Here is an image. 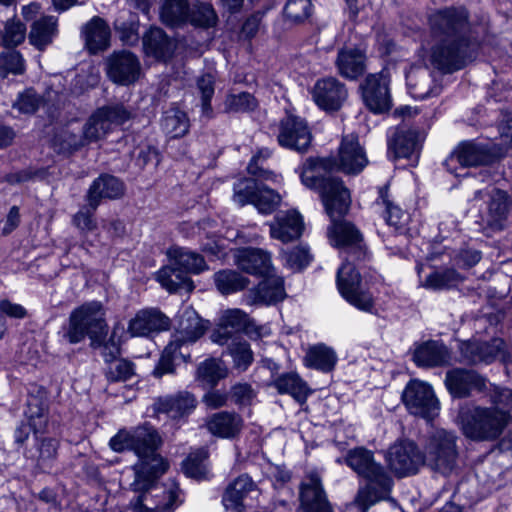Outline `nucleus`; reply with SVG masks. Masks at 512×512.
<instances>
[{"label": "nucleus", "mask_w": 512, "mask_h": 512, "mask_svg": "<svg viewBox=\"0 0 512 512\" xmlns=\"http://www.w3.org/2000/svg\"><path fill=\"white\" fill-rule=\"evenodd\" d=\"M431 65L445 73L462 69L471 59V27L468 13L462 7H447L428 17Z\"/></svg>", "instance_id": "f257e3e1"}, {"label": "nucleus", "mask_w": 512, "mask_h": 512, "mask_svg": "<svg viewBox=\"0 0 512 512\" xmlns=\"http://www.w3.org/2000/svg\"><path fill=\"white\" fill-rule=\"evenodd\" d=\"M302 182L320 193L326 213L332 220L328 228L330 242L348 249L352 260H365L367 251L360 231L350 222L336 220L348 212L351 204L350 192L343 182L335 179L318 180L314 175L309 176L308 172L302 176Z\"/></svg>", "instance_id": "f03ea898"}, {"label": "nucleus", "mask_w": 512, "mask_h": 512, "mask_svg": "<svg viewBox=\"0 0 512 512\" xmlns=\"http://www.w3.org/2000/svg\"><path fill=\"white\" fill-rule=\"evenodd\" d=\"M511 416L497 408L466 405L460 408L457 424L463 435L473 441H493L500 437Z\"/></svg>", "instance_id": "7ed1b4c3"}, {"label": "nucleus", "mask_w": 512, "mask_h": 512, "mask_svg": "<svg viewBox=\"0 0 512 512\" xmlns=\"http://www.w3.org/2000/svg\"><path fill=\"white\" fill-rule=\"evenodd\" d=\"M106 333L105 312L102 304L97 301L75 308L70 313L67 326L63 328V338L70 344H77L88 336L94 348L103 344Z\"/></svg>", "instance_id": "20e7f679"}, {"label": "nucleus", "mask_w": 512, "mask_h": 512, "mask_svg": "<svg viewBox=\"0 0 512 512\" xmlns=\"http://www.w3.org/2000/svg\"><path fill=\"white\" fill-rule=\"evenodd\" d=\"M127 494L134 512H171L181 503L175 482L169 488L163 482H131Z\"/></svg>", "instance_id": "39448f33"}, {"label": "nucleus", "mask_w": 512, "mask_h": 512, "mask_svg": "<svg viewBox=\"0 0 512 512\" xmlns=\"http://www.w3.org/2000/svg\"><path fill=\"white\" fill-rule=\"evenodd\" d=\"M368 159L364 149L359 144L357 136H344L338 152L337 159H314L309 158L304 164L301 177L308 172L309 176L314 175L318 180L335 179L333 177H320L319 170H340L346 174H357L367 165ZM338 181H341L338 179Z\"/></svg>", "instance_id": "423d86ee"}, {"label": "nucleus", "mask_w": 512, "mask_h": 512, "mask_svg": "<svg viewBox=\"0 0 512 512\" xmlns=\"http://www.w3.org/2000/svg\"><path fill=\"white\" fill-rule=\"evenodd\" d=\"M425 452L431 468L441 476L449 477L458 457L456 436L444 429L435 430L428 438Z\"/></svg>", "instance_id": "0eeeda50"}, {"label": "nucleus", "mask_w": 512, "mask_h": 512, "mask_svg": "<svg viewBox=\"0 0 512 512\" xmlns=\"http://www.w3.org/2000/svg\"><path fill=\"white\" fill-rule=\"evenodd\" d=\"M336 282L341 296L350 305L361 311L373 313L374 298L364 287L361 275L349 260L338 269Z\"/></svg>", "instance_id": "6e6552de"}, {"label": "nucleus", "mask_w": 512, "mask_h": 512, "mask_svg": "<svg viewBox=\"0 0 512 512\" xmlns=\"http://www.w3.org/2000/svg\"><path fill=\"white\" fill-rule=\"evenodd\" d=\"M402 401L412 415L426 420L438 416L440 403L430 384L417 379L410 380L402 392Z\"/></svg>", "instance_id": "1a4fd4ad"}, {"label": "nucleus", "mask_w": 512, "mask_h": 512, "mask_svg": "<svg viewBox=\"0 0 512 512\" xmlns=\"http://www.w3.org/2000/svg\"><path fill=\"white\" fill-rule=\"evenodd\" d=\"M130 112L122 105L107 106L96 110L83 126L87 144L105 137L114 128L130 119Z\"/></svg>", "instance_id": "9d476101"}, {"label": "nucleus", "mask_w": 512, "mask_h": 512, "mask_svg": "<svg viewBox=\"0 0 512 512\" xmlns=\"http://www.w3.org/2000/svg\"><path fill=\"white\" fill-rule=\"evenodd\" d=\"M387 467L397 477H410L424 464V457L414 442L397 441L385 453Z\"/></svg>", "instance_id": "9b49d317"}, {"label": "nucleus", "mask_w": 512, "mask_h": 512, "mask_svg": "<svg viewBox=\"0 0 512 512\" xmlns=\"http://www.w3.org/2000/svg\"><path fill=\"white\" fill-rule=\"evenodd\" d=\"M365 106L373 113L380 114L390 110L392 98L389 79L383 73L368 75L360 85Z\"/></svg>", "instance_id": "f8f14e48"}, {"label": "nucleus", "mask_w": 512, "mask_h": 512, "mask_svg": "<svg viewBox=\"0 0 512 512\" xmlns=\"http://www.w3.org/2000/svg\"><path fill=\"white\" fill-rule=\"evenodd\" d=\"M208 327L209 322L202 319L192 307H185L178 316L177 326L170 341L189 351V346L196 343Z\"/></svg>", "instance_id": "ddd939ff"}, {"label": "nucleus", "mask_w": 512, "mask_h": 512, "mask_svg": "<svg viewBox=\"0 0 512 512\" xmlns=\"http://www.w3.org/2000/svg\"><path fill=\"white\" fill-rule=\"evenodd\" d=\"M277 140L284 148L304 153L311 145L312 134L304 119L289 114L280 122Z\"/></svg>", "instance_id": "4468645a"}, {"label": "nucleus", "mask_w": 512, "mask_h": 512, "mask_svg": "<svg viewBox=\"0 0 512 512\" xmlns=\"http://www.w3.org/2000/svg\"><path fill=\"white\" fill-rule=\"evenodd\" d=\"M106 69L109 79L123 86L133 84L141 76L139 59L126 50L112 53L106 60Z\"/></svg>", "instance_id": "2eb2a0df"}, {"label": "nucleus", "mask_w": 512, "mask_h": 512, "mask_svg": "<svg viewBox=\"0 0 512 512\" xmlns=\"http://www.w3.org/2000/svg\"><path fill=\"white\" fill-rule=\"evenodd\" d=\"M493 159L490 149L481 143L466 141L462 142L451 153L445 161L447 170L456 176L461 174L457 172L456 165L459 164L462 168L475 167L486 165Z\"/></svg>", "instance_id": "dca6fc26"}, {"label": "nucleus", "mask_w": 512, "mask_h": 512, "mask_svg": "<svg viewBox=\"0 0 512 512\" xmlns=\"http://www.w3.org/2000/svg\"><path fill=\"white\" fill-rule=\"evenodd\" d=\"M171 321L158 308H144L129 320L127 332L132 337H148L169 330Z\"/></svg>", "instance_id": "f3484780"}, {"label": "nucleus", "mask_w": 512, "mask_h": 512, "mask_svg": "<svg viewBox=\"0 0 512 512\" xmlns=\"http://www.w3.org/2000/svg\"><path fill=\"white\" fill-rule=\"evenodd\" d=\"M485 197H488V202L486 212L481 216L482 221L494 230L503 229L509 207L507 194L494 187L485 190L477 189L472 200Z\"/></svg>", "instance_id": "a211bd4d"}, {"label": "nucleus", "mask_w": 512, "mask_h": 512, "mask_svg": "<svg viewBox=\"0 0 512 512\" xmlns=\"http://www.w3.org/2000/svg\"><path fill=\"white\" fill-rule=\"evenodd\" d=\"M314 102L324 110H338L347 97L345 86L335 78L319 79L312 88Z\"/></svg>", "instance_id": "6ab92c4d"}, {"label": "nucleus", "mask_w": 512, "mask_h": 512, "mask_svg": "<svg viewBox=\"0 0 512 512\" xmlns=\"http://www.w3.org/2000/svg\"><path fill=\"white\" fill-rule=\"evenodd\" d=\"M445 385L453 397L464 398L485 389L486 381L474 370L455 368L446 373Z\"/></svg>", "instance_id": "aec40b11"}, {"label": "nucleus", "mask_w": 512, "mask_h": 512, "mask_svg": "<svg viewBox=\"0 0 512 512\" xmlns=\"http://www.w3.org/2000/svg\"><path fill=\"white\" fill-rule=\"evenodd\" d=\"M233 259L238 268L252 275L268 276L273 272L270 253L259 248L237 249Z\"/></svg>", "instance_id": "412c9836"}, {"label": "nucleus", "mask_w": 512, "mask_h": 512, "mask_svg": "<svg viewBox=\"0 0 512 512\" xmlns=\"http://www.w3.org/2000/svg\"><path fill=\"white\" fill-rule=\"evenodd\" d=\"M269 227L270 236L283 243L300 238L304 230L302 216L295 210L277 213Z\"/></svg>", "instance_id": "4be33fe9"}, {"label": "nucleus", "mask_w": 512, "mask_h": 512, "mask_svg": "<svg viewBox=\"0 0 512 512\" xmlns=\"http://www.w3.org/2000/svg\"><path fill=\"white\" fill-rule=\"evenodd\" d=\"M346 463L366 480H380L385 474L383 466L375 461L373 452L364 447L349 450Z\"/></svg>", "instance_id": "5701e85b"}, {"label": "nucleus", "mask_w": 512, "mask_h": 512, "mask_svg": "<svg viewBox=\"0 0 512 512\" xmlns=\"http://www.w3.org/2000/svg\"><path fill=\"white\" fill-rule=\"evenodd\" d=\"M197 406L195 396L187 391L175 395L159 397L153 404L156 413H165L173 419L189 415Z\"/></svg>", "instance_id": "b1692460"}, {"label": "nucleus", "mask_w": 512, "mask_h": 512, "mask_svg": "<svg viewBox=\"0 0 512 512\" xmlns=\"http://www.w3.org/2000/svg\"><path fill=\"white\" fill-rule=\"evenodd\" d=\"M124 184L111 175H101L90 186L86 200L92 210H96L102 198L117 199L124 194Z\"/></svg>", "instance_id": "393cba45"}, {"label": "nucleus", "mask_w": 512, "mask_h": 512, "mask_svg": "<svg viewBox=\"0 0 512 512\" xmlns=\"http://www.w3.org/2000/svg\"><path fill=\"white\" fill-rule=\"evenodd\" d=\"M143 48L146 56L167 61L174 53L175 43L160 28H151L143 36Z\"/></svg>", "instance_id": "a878e982"}, {"label": "nucleus", "mask_w": 512, "mask_h": 512, "mask_svg": "<svg viewBox=\"0 0 512 512\" xmlns=\"http://www.w3.org/2000/svg\"><path fill=\"white\" fill-rule=\"evenodd\" d=\"M264 277L265 279L259 283L258 287L255 290L250 291V303H263L270 305L282 301L286 296L283 278L272 275V272H270L268 276Z\"/></svg>", "instance_id": "bb28decb"}, {"label": "nucleus", "mask_w": 512, "mask_h": 512, "mask_svg": "<svg viewBox=\"0 0 512 512\" xmlns=\"http://www.w3.org/2000/svg\"><path fill=\"white\" fill-rule=\"evenodd\" d=\"M406 82L410 94L416 99L436 96L441 90L438 85L433 84L431 74L426 67L412 66L406 73Z\"/></svg>", "instance_id": "cd10ccee"}, {"label": "nucleus", "mask_w": 512, "mask_h": 512, "mask_svg": "<svg viewBox=\"0 0 512 512\" xmlns=\"http://www.w3.org/2000/svg\"><path fill=\"white\" fill-rule=\"evenodd\" d=\"M413 359L418 366L435 367L449 364L451 355L444 344L427 341L415 349Z\"/></svg>", "instance_id": "c85d7f7f"}, {"label": "nucleus", "mask_w": 512, "mask_h": 512, "mask_svg": "<svg viewBox=\"0 0 512 512\" xmlns=\"http://www.w3.org/2000/svg\"><path fill=\"white\" fill-rule=\"evenodd\" d=\"M242 426V418L236 413L227 411L215 413L206 421L208 431L222 438L235 437Z\"/></svg>", "instance_id": "c756f323"}, {"label": "nucleus", "mask_w": 512, "mask_h": 512, "mask_svg": "<svg viewBox=\"0 0 512 512\" xmlns=\"http://www.w3.org/2000/svg\"><path fill=\"white\" fill-rule=\"evenodd\" d=\"M85 45L91 53H97L109 46L110 28L100 17H93L82 29Z\"/></svg>", "instance_id": "7c9ffc66"}, {"label": "nucleus", "mask_w": 512, "mask_h": 512, "mask_svg": "<svg viewBox=\"0 0 512 512\" xmlns=\"http://www.w3.org/2000/svg\"><path fill=\"white\" fill-rule=\"evenodd\" d=\"M300 502L305 512H332L321 482H302Z\"/></svg>", "instance_id": "2f4dec72"}, {"label": "nucleus", "mask_w": 512, "mask_h": 512, "mask_svg": "<svg viewBox=\"0 0 512 512\" xmlns=\"http://www.w3.org/2000/svg\"><path fill=\"white\" fill-rule=\"evenodd\" d=\"M228 374L229 369L221 359L209 358L198 365L196 380L204 388H214Z\"/></svg>", "instance_id": "473e14b6"}, {"label": "nucleus", "mask_w": 512, "mask_h": 512, "mask_svg": "<svg viewBox=\"0 0 512 512\" xmlns=\"http://www.w3.org/2000/svg\"><path fill=\"white\" fill-rule=\"evenodd\" d=\"M337 68L348 79H357L365 71V55L358 49H342L338 53Z\"/></svg>", "instance_id": "72a5a7b5"}, {"label": "nucleus", "mask_w": 512, "mask_h": 512, "mask_svg": "<svg viewBox=\"0 0 512 512\" xmlns=\"http://www.w3.org/2000/svg\"><path fill=\"white\" fill-rule=\"evenodd\" d=\"M157 280L170 293L180 290L189 293L194 289L192 280L174 263L161 268L157 273Z\"/></svg>", "instance_id": "f704fd0d"}, {"label": "nucleus", "mask_w": 512, "mask_h": 512, "mask_svg": "<svg viewBox=\"0 0 512 512\" xmlns=\"http://www.w3.org/2000/svg\"><path fill=\"white\" fill-rule=\"evenodd\" d=\"M133 452L137 457H147L156 453L161 443L157 431L149 425L137 427L132 431Z\"/></svg>", "instance_id": "c9c22d12"}, {"label": "nucleus", "mask_w": 512, "mask_h": 512, "mask_svg": "<svg viewBox=\"0 0 512 512\" xmlns=\"http://www.w3.org/2000/svg\"><path fill=\"white\" fill-rule=\"evenodd\" d=\"M337 359L333 348L325 344H317L307 350L304 363L309 368L328 373L334 369Z\"/></svg>", "instance_id": "e433bc0d"}, {"label": "nucleus", "mask_w": 512, "mask_h": 512, "mask_svg": "<svg viewBox=\"0 0 512 512\" xmlns=\"http://www.w3.org/2000/svg\"><path fill=\"white\" fill-rule=\"evenodd\" d=\"M169 468L168 462L159 454L139 457L134 464L136 480H156L162 477Z\"/></svg>", "instance_id": "4c0bfd02"}, {"label": "nucleus", "mask_w": 512, "mask_h": 512, "mask_svg": "<svg viewBox=\"0 0 512 512\" xmlns=\"http://www.w3.org/2000/svg\"><path fill=\"white\" fill-rule=\"evenodd\" d=\"M391 483L392 482H367L366 486L358 491L355 503L362 512H367L369 507L378 501L389 498Z\"/></svg>", "instance_id": "58836bf2"}, {"label": "nucleus", "mask_w": 512, "mask_h": 512, "mask_svg": "<svg viewBox=\"0 0 512 512\" xmlns=\"http://www.w3.org/2000/svg\"><path fill=\"white\" fill-rule=\"evenodd\" d=\"M272 385L280 394H289L298 402H304L310 393L307 384L293 372L278 376L273 380Z\"/></svg>", "instance_id": "ea45409f"}, {"label": "nucleus", "mask_w": 512, "mask_h": 512, "mask_svg": "<svg viewBox=\"0 0 512 512\" xmlns=\"http://www.w3.org/2000/svg\"><path fill=\"white\" fill-rule=\"evenodd\" d=\"M418 134L410 129H397L389 141V150L395 158H408L417 152Z\"/></svg>", "instance_id": "a19ab883"}, {"label": "nucleus", "mask_w": 512, "mask_h": 512, "mask_svg": "<svg viewBox=\"0 0 512 512\" xmlns=\"http://www.w3.org/2000/svg\"><path fill=\"white\" fill-rule=\"evenodd\" d=\"M170 256L173 259V263L183 272L198 274L208 268L200 254L183 248L171 250Z\"/></svg>", "instance_id": "79ce46f5"}, {"label": "nucleus", "mask_w": 512, "mask_h": 512, "mask_svg": "<svg viewBox=\"0 0 512 512\" xmlns=\"http://www.w3.org/2000/svg\"><path fill=\"white\" fill-rule=\"evenodd\" d=\"M56 31V19L51 16L43 17L33 23L29 40L38 49H43L51 43Z\"/></svg>", "instance_id": "37998d69"}, {"label": "nucleus", "mask_w": 512, "mask_h": 512, "mask_svg": "<svg viewBox=\"0 0 512 512\" xmlns=\"http://www.w3.org/2000/svg\"><path fill=\"white\" fill-rule=\"evenodd\" d=\"M178 358L187 361L190 359L189 351L184 350L180 346L176 345L172 341L168 343L162 352V355L156 365L153 374L156 377H162L165 374L174 372V361Z\"/></svg>", "instance_id": "c03bdc74"}, {"label": "nucleus", "mask_w": 512, "mask_h": 512, "mask_svg": "<svg viewBox=\"0 0 512 512\" xmlns=\"http://www.w3.org/2000/svg\"><path fill=\"white\" fill-rule=\"evenodd\" d=\"M214 282L222 294H231L245 289L249 279L234 270H221L214 274Z\"/></svg>", "instance_id": "a18cd8bd"}, {"label": "nucleus", "mask_w": 512, "mask_h": 512, "mask_svg": "<svg viewBox=\"0 0 512 512\" xmlns=\"http://www.w3.org/2000/svg\"><path fill=\"white\" fill-rule=\"evenodd\" d=\"M189 16L187 0H164L160 9L161 20L167 25H178Z\"/></svg>", "instance_id": "49530a36"}, {"label": "nucleus", "mask_w": 512, "mask_h": 512, "mask_svg": "<svg viewBox=\"0 0 512 512\" xmlns=\"http://www.w3.org/2000/svg\"><path fill=\"white\" fill-rule=\"evenodd\" d=\"M25 416L35 434L42 433L45 430L48 423L47 409L40 398L33 395L28 397Z\"/></svg>", "instance_id": "de8ad7c7"}, {"label": "nucleus", "mask_w": 512, "mask_h": 512, "mask_svg": "<svg viewBox=\"0 0 512 512\" xmlns=\"http://www.w3.org/2000/svg\"><path fill=\"white\" fill-rule=\"evenodd\" d=\"M161 125L163 130L172 138L182 137L189 130V121L186 114L177 109L166 111Z\"/></svg>", "instance_id": "09e8293b"}, {"label": "nucleus", "mask_w": 512, "mask_h": 512, "mask_svg": "<svg viewBox=\"0 0 512 512\" xmlns=\"http://www.w3.org/2000/svg\"><path fill=\"white\" fill-rule=\"evenodd\" d=\"M208 453L204 449L191 453L182 463V470L187 478H207L209 469L205 463Z\"/></svg>", "instance_id": "8fccbe9b"}, {"label": "nucleus", "mask_w": 512, "mask_h": 512, "mask_svg": "<svg viewBox=\"0 0 512 512\" xmlns=\"http://www.w3.org/2000/svg\"><path fill=\"white\" fill-rule=\"evenodd\" d=\"M281 259L283 265L292 272H297L309 265L312 260V256L309 249L305 246H296L288 250H282Z\"/></svg>", "instance_id": "3c124183"}, {"label": "nucleus", "mask_w": 512, "mask_h": 512, "mask_svg": "<svg viewBox=\"0 0 512 512\" xmlns=\"http://www.w3.org/2000/svg\"><path fill=\"white\" fill-rule=\"evenodd\" d=\"M228 354L233 359V367L238 371H246L253 362V352L248 342L242 338L233 340L228 345Z\"/></svg>", "instance_id": "603ef678"}, {"label": "nucleus", "mask_w": 512, "mask_h": 512, "mask_svg": "<svg viewBox=\"0 0 512 512\" xmlns=\"http://www.w3.org/2000/svg\"><path fill=\"white\" fill-rule=\"evenodd\" d=\"M280 195L273 189L257 183L255 195L252 204L260 213L269 214L276 209L280 203Z\"/></svg>", "instance_id": "864d4df0"}, {"label": "nucleus", "mask_w": 512, "mask_h": 512, "mask_svg": "<svg viewBox=\"0 0 512 512\" xmlns=\"http://www.w3.org/2000/svg\"><path fill=\"white\" fill-rule=\"evenodd\" d=\"M190 21L199 27H213L217 24L218 16L213 6L209 3L197 1L189 13Z\"/></svg>", "instance_id": "5fc2aeb1"}, {"label": "nucleus", "mask_w": 512, "mask_h": 512, "mask_svg": "<svg viewBox=\"0 0 512 512\" xmlns=\"http://www.w3.org/2000/svg\"><path fill=\"white\" fill-rule=\"evenodd\" d=\"M381 199L386 209L385 219L387 224L394 227L397 232L405 231L410 219L409 214L389 201L383 192H381Z\"/></svg>", "instance_id": "6e6d98bb"}, {"label": "nucleus", "mask_w": 512, "mask_h": 512, "mask_svg": "<svg viewBox=\"0 0 512 512\" xmlns=\"http://www.w3.org/2000/svg\"><path fill=\"white\" fill-rule=\"evenodd\" d=\"M26 38V26L20 20H8L0 37V41L6 47L21 44Z\"/></svg>", "instance_id": "4d7b16f0"}, {"label": "nucleus", "mask_w": 512, "mask_h": 512, "mask_svg": "<svg viewBox=\"0 0 512 512\" xmlns=\"http://www.w3.org/2000/svg\"><path fill=\"white\" fill-rule=\"evenodd\" d=\"M462 281L461 276L453 269L431 273L425 280V287L444 289L456 286Z\"/></svg>", "instance_id": "13d9d810"}, {"label": "nucleus", "mask_w": 512, "mask_h": 512, "mask_svg": "<svg viewBox=\"0 0 512 512\" xmlns=\"http://www.w3.org/2000/svg\"><path fill=\"white\" fill-rule=\"evenodd\" d=\"M284 14L288 20L294 23L305 21L312 14L311 0H288Z\"/></svg>", "instance_id": "bf43d9fd"}, {"label": "nucleus", "mask_w": 512, "mask_h": 512, "mask_svg": "<svg viewBox=\"0 0 512 512\" xmlns=\"http://www.w3.org/2000/svg\"><path fill=\"white\" fill-rule=\"evenodd\" d=\"M25 70L24 59L18 51H8L0 54V77L8 73L22 74Z\"/></svg>", "instance_id": "052dcab7"}, {"label": "nucleus", "mask_w": 512, "mask_h": 512, "mask_svg": "<svg viewBox=\"0 0 512 512\" xmlns=\"http://www.w3.org/2000/svg\"><path fill=\"white\" fill-rule=\"evenodd\" d=\"M215 76L211 73L203 74L197 80V87L201 93L202 112L205 116H212L211 98L214 95Z\"/></svg>", "instance_id": "680f3d73"}, {"label": "nucleus", "mask_w": 512, "mask_h": 512, "mask_svg": "<svg viewBox=\"0 0 512 512\" xmlns=\"http://www.w3.org/2000/svg\"><path fill=\"white\" fill-rule=\"evenodd\" d=\"M487 348L484 342L478 340L462 341L459 345L462 360L468 364L482 363L483 359H489L488 355H481L482 349Z\"/></svg>", "instance_id": "e2e57ef3"}, {"label": "nucleus", "mask_w": 512, "mask_h": 512, "mask_svg": "<svg viewBox=\"0 0 512 512\" xmlns=\"http://www.w3.org/2000/svg\"><path fill=\"white\" fill-rule=\"evenodd\" d=\"M133 375L134 365L132 362L125 359H117L116 361H111V363L106 368V377L108 380L113 382L126 381Z\"/></svg>", "instance_id": "0e129e2a"}, {"label": "nucleus", "mask_w": 512, "mask_h": 512, "mask_svg": "<svg viewBox=\"0 0 512 512\" xmlns=\"http://www.w3.org/2000/svg\"><path fill=\"white\" fill-rule=\"evenodd\" d=\"M257 103L255 98L246 92L231 94L225 100V110L229 112H244L253 110Z\"/></svg>", "instance_id": "69168bd1"}, {"label": "nucleus", "mask_w": 512, "mask_h": 512, "mask_svg": "<svg viewBox=\"0 0 512 512\" xmlns=\"http://www.w3.org/2000/svg\"><path fill=\"white\" fill-rule=\"evenodd\" d=\"M257 188V181L253 179H241L234 185L233 200L238 205H245L252 203L255 191Z\"/></svg>", "instance_id": "338daca9"}, {"label": "nucleus", "mask_w": 512, "mask_h": 512, "mask_svg": "<svg viewBox=\"0 0 512 512\" xmlns=\"http://www.w3.org/2000/svg\"><path fill=\"white\" fill-rule=\"evenodd\" d=\"M40 104L41 97L35 90L29 88L18 95L13 107L18 109L21 113L32 114L39 108Z\"/></svg>", "instance_id": "774afa93"}]
</instances>
